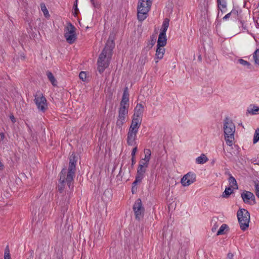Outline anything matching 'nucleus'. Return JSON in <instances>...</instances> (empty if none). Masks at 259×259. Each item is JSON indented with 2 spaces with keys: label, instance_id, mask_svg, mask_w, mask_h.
<instances>
[{
  "label": "nucleus",
  "instance_id": "nucleus-1",
  "mask_svg": "<svg viewBox=\"0 0 259 259\" xmlns=\"http://www.w3.org/2000/svg\"><path fill=\"white\" fill-rule=\"evenodd\" d=\"M114 47V41L109 39L98 59V70L100 72H103L105 68L108 67L110 59L112 54V50Z\"/></svg>",
  "mask_w": 259,
  "mask_h": 259
},
{
  "label": "nucleus",
  "instance_id": "nucleus-2",
  "mask_svg": "<svg viewBox=\"0 0 259 259\" xmlns=\"http://www.w3.org/2000/svg\"><path fill=\"white\" fill-rule=\"evenodd\" d=\"M76 170L69 168H63L60 173V179L58 186V191L62 193L64 189L65 185H67L69 188L72 187L74 177Z\"/></svg>",
  "mask_w": 259,
  "mask_h": 259
},
{
  "label": "nucleus",
  "instance_id": "nucleus-3",
  "mask_svg": "<svg viewBox=\"0 0 259 259\" xmlns=\"http://www.w3.org/2000/svg\"><path fill=\"white\" fill-rule=\"evenodd\" d=\"M223 130L225 140L227 145L232 146L235 140V126L230 118L226 117L223 123Z\"/></svg>",
  "mask_w": 259,
  "mask_h": 259
},
{
  "label": "nucleus",
  "instance_id": "nucleus-4",
  "mask_svg": "<svg viewBox=\"0 0 259 259\" xmlns=\"http://www.w3.org/2000/svg\"><path fill=\"white\" fill-rule=\"evenodd\" d=\"M152 2V0H139L137 6V18L139 21L142 22L147 18Z\"/></svg>",
  "mask_w": 259,
  "mask_h": 259
},
{
  "label": "nucleus",
  "instance_id": "nucleus-5",
  "mask_svg": "<svg viewBox=\"0 0 259 259\" xmlns=\"http://www.w3.org/2000/svg\"><path fill=\"white\" fill-rule=\"evenodd\" d=\"M237 217L241 230L244 231L249 227L250 214L245 209L240 208L237 213Z\"/></svg>",
  "mask_w": 259,
  "mask_h": 259
},
{
  "label": "nucleus",
  "instance_id": "nucleus-6",
  "mask_svg": "<svg viewBox=\"0 0 259 259\" xmlns=\"http://www.w3.org/2000/svg\"><path fill=\"white\" fill-rule=\"evenodd\" d=\"M34 101L39 111L44 113L48 109L47 101L41 93L37 92L35 94Z\"/></svg>",
  "mask_w": 259,
  "mask_h": 259
},
{
  "label": "nucleus",
  "instance_id": "nucleus-7",
  "mask_svg": "<svg viewBox=\"0 0 259 259\" xmlns=\"http://www.w3.org/2000/svg\"><path fill=\"white\" fill-rule=\"evenodd\" d=\"M75 27L71 23H67L64 29V37L67 42L70 44H73L76 39Z\"/></svg>",
  "mask_w": 259,
  "mask_h": 259
},
{
  "label": "nucleus",
  "instance_id": "nucleus-8",
  "mask_svg": "<svg viewBox=\"0 0 259 259\" xmlns=\"http://www.w3.org/2000/svg\"><path fill=\"white\" fill-rule=\"evenodd\" d=\"M241 197L245 204L253 205L256 204L255 197L251 192L243 190L241 193Z\"/></svg>",
  "mask_w": 259,
  "mask_h": 259
},
{
  "label": "nucleus",
  "instance_id": "nucleus-9",
  "mask_svg": "<svg viewBox=\"0 0 259 259\" xmlns=\"http://www.w3.org/2000/svg\"><path fill=\"white\" fill-rule=\"evenodd\" d=\"M133 210L136 220H140L143 216L144 207L142 206V201L138 199L133 205Z\"/></svg>",
  "mask_w": 259,
  "mask_h": 259
},
{
  "label": "nucleus",
  "instance_id": "nucleus-10",
  "mask_svg": "<svg viewBox=\"0 0 259 259\" xmlns=\"http://www.w3.org/2000/svg\"><path fill=\"white\" fill-rule=\"evenodd\" d=\"M196 180V176L193 172H189L181 179V183L183 186L187 187L194 183Z\"/></svg>",
  "mask_w": 259,
  "mask_h": 259
},
{
  "label": "nucleus",
  "instance_id": "nucleus-11",
  "mask_svg": "<svg viewBox=\"0 0 259 259\" xmlns=\"http://www.w3.org/2000/svg\"><path fill=\"white\" fill-rule=\"evenodd\" d=\"M162 47V28L160 29L158 38L157 40V48L156 51L155 61L157 63L162 58V53L161 52Z\"/></svg>",
  "mask_w": 259,
  "mask_h": 259
},
{
  "label": "nucleus",
  "instance_id": "nucleus-12",
  "mask_svg": "<svg viewBox=\"0 0 259 259\" xmlns=\"http://www.w3.org/2000/svg\"><path fill=\"white\" fill-rule=\"evenodd\" d=\"M138 133L128 131L126 142L128 146H135L137 144L136 139Z\"/></svg>",
  "mask_w": 259,
  "mask_h": 259
},
{
  "label": "nucleus",
  "instance_id": "nucleus-13",
  "mask_svg": "<svg viewBox=\"0 0 259 259\" xmlns=\"http://www.w3.org/2000/svg\"><path fill=\"white\" fill-rule=\"evenodd\" d=\"M141 121L142 119L140 118H136L133 117L128 131L138 133L141 124Z\"/></svg>",
  "mask_w": 259,
  "mask_h": 259
},
{
  "label": "nucleus",
  "instance_id": "nucleus-14",
  "mask_svg": "<svg viewBox=\"0 0 259 259\" xmlns=\"http://www.w3.org/2000/svg\"><path fill=\"white\" fill-rule=\"evenodd\" d=\"M120 106L128 108L129 107V94L127 88L124 90Z\"/></svg>",
  "mask_w": 259,
  "mask_h": 259
},
{
  "label": "nucleus",
  "instance_id": "nucleus-15",
  "mask_svg": "<svg viewBox=\"0 0 259 259\" xmlns=\"http://www.w3.org/2000/svg\"><path fill=\"white\" fill-rule=\"evenodd\" d=\"M144 111V106L141 103L137 104L134 109V114L133 117L138 118H140L142 119V116Z\"/></svg>",
  "mask_w": 259,
  "mask_h": 259
},
{
  "label": "nucleus",
  "instance_id": "nucleus-16",
  "mask_svg": "<svg viewBox=\"0 0 259 259\" xmlns=\"http://www.w3.org/2000/svg\"><path fill=\"white\" fill-rule=\"evenodd\" d=\"M158 33L156 29L154 30V33L151 36L149 40L147 42V47L149 49L151 48L155 44L157 39V34Z\"/></svg>",
  "mask_w": 259,
  "mask_h": 259
},
{
  "label": "nucleus",
  "instance_id": "nucleus-17",
  "mask_svg": "<svg viewBox=\"0 0 259 259\" xmlns=\"http://www.w3.org/2000/svg\"><path fill=\"white\" fill-rule=\"evenodd\" d=\"M76 159L74 153H72L69 157V163L68 168L76 170Z\"/></svg>",
  "mask_w": 259,
  "mask_h": 259
},
{
  "label": "nucleus",
  "instance_id": "nucleus-18",
  "mask_svg": "<svg viewBox=\"0 0 259 259\" xmlns=\"http://www.w3.org/2000/svg\"><path fill=\"white\" fill-rule=\"evenodd\" d=\"M218 8L222 13L227 11V0H217Z\"/></svg>",
  "mask_w": 259,
  "mask_h": 259
},
{
  "label": "nucleus",
  "instance_id": "nucleus-19",
  "mask_svg": "<svg viewBox=\"0 0 259 259\" xmlns=\"http://www.w3.org/2000/svg\"><path fill=\"white\" fill-rule=\"evenodd\" d=\"M148 165V163L141 159L139 161L137 171H140V172L141 173H145L146 171V168L147 167Z\"/></svg>",
  "mask_w": 259,
  "mask_h": 259
},
{
  "label": "nucleus",
  "instance_id": "nucleus-20",
  "mask_svg": "<svg viewBox=\"0 0 259 259\" xmlns=\"http://www.w3.org/2000/svg\"><path fill=\"white\" fill-rule=\"evenodd\" d=\"M229 183L230 185V187L233 189H238V185L237 183V182L236 181V179L234 177H233L231 175H230V177L229 178Z\"/></svg>",
  "mask_w": 259,
  "mask_h": 259
},
{
  "label": "nucleus",
  "instance_id": "nucleus-21",
  "mask_svg": "<svg viewBox=\"0 0 259 259\" xmlns=\"http://www.w3.org/2000/svg\"><path fill=\"white\" fill-rule=\"evenodd\" d=\"M208 160V159L206 156L204 154H202L200 156L198 157L196 159V162L198 164H204Z\"/></svg>",
  "mask_w": 259,
  "mask_h": 259
},
{
  "label": "nucleus",
  "instance_id": "nucleus-22",
  "mask_svg": "<svg viewBox=\"0 0 259 259\" xmlns=\"http://www.w3.org/2000/svg\"><path fill=\"white\" fill-rule=\"evenodd\" d=\"M125 120L126 117L118 115L116 122V126L119 128L121 127L123 124L125 122Z\"/></svg>",
  "mask_w": 259,
  "mask_h": 259
},
{
  "label": "nucleus",
  "instance_id": "nucleus-23",
  "mask_svg": "<svg viewBox=\"0 0 259 259\" xmlns=\"http://www.w3.org/2000/svg\"><path fill=\"white\" fill-rule=\"evenodd\" d=\"M144 153L145 154L144 158H142L141 160L149 163L151 157V151L149 149H145L144 150Z\"/></svg>",
  "mask_w": 259,
  "mask_h": 259
},
{
  "label": "nucleus",
  "instance_id": "nucleus-24",
  "mask_svg": "<svg viewBox=\"0 0 259 259\" xmlns=\"http://www.w3.org/2000/svg\"><path fill=\"white\" fill-rule=\"evenodd\" d=\"M128 107L120 106L118 111V115L126 117L128 113Z\"/></svg>",
  "mask_w": 259,
  "mask_h": 259
},
{
  "label": "nucleus",
  "instance_id": "nucleus-25",
  "mask_svg": "<svg viewBox=\"0 0 259 259\" xmlns=\"http://www.w3.org/2000/svg\"><path fill=\"white\" fill-rule=\"evenodd\" d=\"M238 12L235 9H233L230 13L226 14L223 18V19L224 21L227 20L230 17L233 16L235 17L237 15Z\"/></svg>",
  "mask_w": 259,
  "mask_h": 259
},
{
  "label": "nucleus",
  "instance_id": "nucleus-26",
  "mask_svg": "<svg viewBox=\"0 0 259 259\" xmlns=\"http://www.w3.org/2000/svg\"><path fill=\"white\" fill-rule=\"evenodd\" d=\"M169 19L168 18H165L163 22V36L166 35V32L169 26Z\"/></svg>",
  "mask_w": 259,
  "mask_h": 259
},
{
  "label": "nucleus",
  "instance_id": "nucleus-27",
  "mask_svg": "<svg viewBox=\"0 0 259 259\" xmlns=\"http://www.w3.org/2000/svg\"><path fill=\"white\" fill-rule=\"evenodd\" d=\"M40 8H41V11L42 12V13L44 14V16L47 18H49L50 14H49V11L44 3L40 4Z\"/></svg>",
  "mask_w": 259,
  "mask_h": 259
},
{
  "label": "nucleus",
  "instance_id": "nucleus-28",
  "mask_svg": "<svg viewBox=\"0 0 259 259\" xmlns=\"http://www.w3.org/2000/svg\"><path fill=\"white\" fill-rule=\"evenodd\" d=\"M248 113L252 115L259 114V107L256 106H253L247 110Z\"/></svg>",
  "mask_w": 259,
  "mask_h": 259
},
{
  "label": "nucleus",
  "instance_id": "nucleus-29",
  "mask_svg": "<svg viewBox=\"0 0 259 259\" xmlns=\"http://www.w3.org/2000/svg\"><path fill=\"white\" fill-rule=\"evenodd\" d=\"M144 173L140 172L137 171V174L136 177V179L133 182V185L135 186L138 182H140L143 178V175Z\"/></svg>",
  "mask_w": 259,
  "mask_h": 259
},
{
  "label": "nucleus",
  "instance_id": "nucleus-30",
  "mask_svg": "<svg viewBox=\"0 0 259 259\" xmlns=\"http://www.w3.org/2000/svg\"><path fill=\"white\" fill-rule=\"evenodd\" d=\"M252 58L254 63L259 65V49H256L253 53Z\"/></svg>",
  "mask_w": 259,
  "mask_h": 259
},
{
  "label": "nucleus",
  "instance_id": "nucleus-31",
  "mask_svg": "<svg viewBox=\"0 0 259 259\" xmlns=\"http://www.w3.org/2000/svg\"><path fill=\"white\" fill-rule=\"evenodd\" d=\"M238 62L242 66L246 67L247 69H251L252 68L251 64L249 62L244 60L243 59H239L238 60Z\"/></svg>",
  "mask_w": 259,
  "mask_h": 259
},
{
  "label": "nucleus",
  "instance_id": "nucleus-32",
  "mask_svg": "<svg viewBox=\"0 0 259 259\" xmlns=\"http://www.w3.org/2000/svg\"><path fill=\"white\" fill-rule=\"evenodd\" d=\"M233 192V189L231 187L226 188L222 194L224 198H228Z\"/></svg>",
  "mask_w": 259,
  "mask_h": 259
},
{
  "label": "nucleus",
  "instance_id": "nucleus-33",
  "mask_svg": "<svg viewBox=\"0 0 259 259\" xmlns=\"http://www.w3.org/2000/svg\"><path fill=\"white\" fill-rule=\"evenodd\" d=\"M47 75L52 85L55 86L56 85V80L53 74L51 72H47Z\"/></svg>",
  "mask_w": 259,
  "mask_h": 259
},
{
  "label": "nucleus",
  "instance_id": "nucleus-34",
  "mask_svg": "<svg viewBox=\"0 0 259 259\" xmlns=\"http://www.w3.org/2000/svg\"><path fill=\"white\" fill-rule=\"evenodd\" d=\"M228 228V226L225 224H223L221 226V227L220 228V229H219L218 232H217V235H222V234H224V231L225 230Z\"/></svg>",
  "mask_w": 259,
  "mask_h": 259
},
{
  "label": "nucleus",
  "instance_id": "nucleus-35",
  "mask_svg": "<svg viewBox=\"0 0 259 259\" xmlns=\"http://www.w3.org/2000/svg\"><path fill=\"white\" fill-rule=\"evenodd\" d=\"M255 194L256 196L259 198V182L255 181L254 182Z\"/></svg>",
  "mask_w": 259,
  "mask_h": 259
},
{
  "label": "nucleus",
  "instance_id": "nucleus-36",
  "mask_svg": "<svg viewBox=\"0 0 259 259\" xmlns=\"http://www.w3.org/2000/svg\"><path fill=\"white\" fill-rule=\"evenodd\" d=\"M165 9V11L167 14L168 15L171 14L172 12V4L171 3H169L166 6Z\"/></svg>",
  "mask_w": 259,
  "mask_h": 259
},
{
  "label": "nucleus",
  "instance_id": "nucleus-37",
  "mask_svg": "<svg viewBox=\"0 0 259 259\" xmlns=\"http://www.w3.org/2000/svg\"><path fill=\"white\" fill-rule=\"evenodd\" d=\"M259 140V128L255 130L253 137V143H256Z\"/></svg>",
  "mask_w": 259,
  "mask_h": 259
},
{
  "label": "nucleus",
  "instance_id": "nucleus-38",
  "mask_svg": "<svg viewBox=\"0 0 259 259\" xmlns=\"http://www.w3.org/2000/svg\"><path fill=\"white\" fill-rule=\"evenodd\" d=\"M77 1L78 0H75V3L73 6L74 15L75 16H76L79 12V10L77 7Z\"/></svg>",
  "mask_w": 259,
  "mask_h": 259
},
{
  "label": "nucleus",
  "instance_id": "nucleus-39",
  "mask_svg": "<svg viewBox=\"0 0 259 259\" xmlns=\"http://www.w3.org/2000/svg\"><path fill=\"white\" fill-rule=\"evenodd\" d=\"M4 259H11L8 247L5 249Z\"/></svg>",
  "mask_w": 259,
  "mask_h": 259
},
{
  "label": "nucleus",
  "instance_id": "nucleus-40",
  "mask_svg": "<svg viewBox=\"0 0 259 259\" xmlns=\"http://www.w3.org/2000/svg\"><path fill=\"white\" fill-rule=\"evenodd\" d=\"M79 77L80 79H81L83 81H84L87 77V74L85 72L81 71L79 74Z\"/></svg>",
  "mask_w": 259,
  "mask_h": 259
},
{
  "label": "nucleus",
  "instance_id": "nucleus-41",
  "mask_svg": "<svg viewBox=\"0 0 259 259\" xmlns=\"http://www.w3.org/2000/svg\"><path fill=\"white\" fill-rule=\"evenodd\" d=\"M135 147L133 149L131 153L132 157H135L136 153L137 151V145L136 144V145H135Z\"/></svg>",
  "mask_w": 259,
  "mask_h": 259
},
{
  "label": "nucleus",
  "instance_id": "nucleus-42",
  "mask_svg": "<svg viewBox=\"0 0 259 259\" xmlns=\"http://www.w3.org/2000/svg\"><path fill=\"white\" fill-rule=\"evenodd\" d=\"M91 2L94 7H98V3L97 2H96L95 0H91Z\"/></svg>",
  "mask_w": 259,
  "mask_h": 259
},
{
  "label": "nucleus",
  "instance_id": "nucleus-43",
  "mask_svg": "<svg viewBox=\"0 0 259 259\" xmlns=\"http://www.w3.org/2000/svg\"><path fill=\"white\" fill-rule=\"evenodd\" d=\"M167 38L166 36H163V47L166 45Z\"/></svg>",
  "mask_w": 259,
  "mask_h": 259
},
{
  "label": "nucleus",
  "instance_id": "nucleus-44",
  "mask_svg": "<svg viewBox=\"0 0 259 259\" xmlns=\"http://www.w3.org/2000/svg\"><path fill=\"white\" fill-rule=\"evenodd\" d=\"M5 138V134L3 133H0V140L1 141H3Z\"/></svg>",
  "mask_w": 259,
  "mask_h": 259
},
{
  "label": "nucleus",
  "instance_id": "nucleus-45",
  "mask_svg": "<svg viewBox=\"0 0 259 259\" xmlns=\"http://www.w3.org/2000/svg\"><path fill=\"white\" fill-rule=\"evenodd\" d=\"M233 256L234 255H233V253L229 252L228 253L227 258L228 259H233Z\"/></svg>",
  "mask_w": 259,
  "mask_h": 259
},
{
  "label": "nucleus",
  "instance_id": "nucleus-46",
  "mask_svg": "<svg viewBox=\"0 0 259 259\" xmlns=\"http://www.w3.org/2000/svg\"><path fill=\"white\" fill-rule=\"evenodd\" d=\"M10 118L13 123H15L16 122V119L13 115H10Z\"/></svg>",
  "mask_w": 259,
  "mask_h": 259
},
{
  "label": "nucleus",
  "instance_id": "nucleus-47",
  "mask_svg": "<svg viewBox=\"0 0 259 259\" xmlns=\"http://www.w3.org/2000/svg\"><path fill=\"white\" fill-rule=\"evenodd\" d=\"M136 161L135 160V157H132V165L134 164L135 163Z\"/></svg>",
  "mask_w": 259,
  "mask_h": 259
},
{
  "label": "nucleus",
  "instance_id": "nucleus-48",
  "mask_svg": "<svg viewBox=\"0 0 259 259\" xmlns=\"http://www.w3.org/2000/svg\"><path fill=\"white\" fill-rule=\"evenodd\" d=\"M240 23L241 24L242 26L243 27H244V23H243V22H242V21H241V22H240Z\"/></svg>",
  "mask_w": 259,
  "mask_h": 259
},
{
  "label": "nucleus",
  "instance_id": "nucleus-49",
  "mask_svg": "<svg viewBox=\"0 0 259 259\" xmlns=\"http://www.w3.org/2000/svg\"><path fill=\"white\" fill-rule=\"evenodd\" d=\"M164 52H165V49H163V53H162L163 55H164Z\"/></svg>",
  "mask_w": 259,
  "mask_h": 259
}]
</instances>
